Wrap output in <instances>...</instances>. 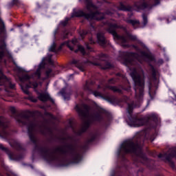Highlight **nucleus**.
I'll return each instance as SVG.
<instances>
[{"label": "nucleus", "mask_w": 176, "mask_h": 176, "mask_svg": "<svg viewBox=\"0 0 176 176\" xmlns=\"http://www.w3.org/2000/svg\"><path fill=\"white\" fill-rule=\"evenodd\" d=\"M142 17H143V24L144 25H146V24H148V19H146V16H145V14H143Z\"/></svg>", "instance_id": "14"}, {"label": "nucleus", "mask_w": 176, "mask_h": 176, "mask_svg": "<svg viewBox=\"0 0 176 176\" xmlns=\"http://www.w3.org/2000/svg\"><path fill=\"white\" fill-rule=\"evenodd\" d=\"M38 98L41 101H47L49 100V94H41Z\"/></svg>", "instance_id": "8"}, {"label": "nucleus", "mask_w": 176, "mask_h": 176, "mask_svg": "<svg viewBox=\"0 0 176 176\" xmlns=\"http://www.w3.org/2000/svg\"><path fill=\"white\" fill-rule=\"evenodd\" d=\"M23 79L24 80H28V79H31V77H30L28 75H25L23 76Z\"/></svg>", "instance_id": "21"}, {"label": "nucleus", "mask_w": 176, "mask_h": 176, "mask_svg": "<svg viewBox=\"0 0 176 176\" xmlns=\"http://www.w3.org/2000/svg\"><path fill=\"white\" fill-rule=\"evenodd\" d=\"M128 23H129V24H132V25H135V24H138V21L134 20H129L128 21Z\"/></svg>", "instance_id": "17"}, {"label": "nucleus", "mask_w": 176, "mask_h": 176, "mask_svg": "<svg viewBox=\"0 0 176 176\" xmlns=\"http://www.w3.org/2000/svg\"><path fill=\"white\" fill-rule=\"evenodd\" d=\"M86 34H87V33H86L84 31H82V33H80V35H86Z\"/></svg>", "instance_id": "28"}, {"label": "nucleus", "mask_w": 176, "mask_h": 176, "mask_svg": "<svg viewBox=\"0 0 176 176\" xmlns=\"http://www.w3.org/2000/svg\"><path fill=\"white\" fill-rule=\"evenodd\" d=\"M80 69L82 72L85 71V69H83V68H82V67H80Z\"/></svg>", "instance_id": "29"}, {"label": "nucleus", "mask_w": 176, "mask_h": 176, "mask_svg": "<svg viewBox=\"0 0 176 176\" xmlns=\"http://www.w3.org/2000/svg\"><path fill=\"white\" fill-rule=\"evenodd\" d=\"M76 43H78V40L76 38H74L72 41L67 43V46H68L70 50H74V47H71L69 45H75Z\"/></svg>", "instance_id": "9"}, {"label": "nucleus", "mask_w": 176, "mask_h": 176, "mask_svg": "<svg viewBox=\"0 0 176 176\" xmlns=\"http://www.w3.org/2000/svg\"><path fill=\"white\" fill-rule=\"evenodd\" d=\"M28 87H34V89H36V87H38V84L36 82H34L28 86Z\"/></svg>", "instance_id": "19"}, {"label": "nucleus", "mask_w": 176, "mask_h": 176, "mask_svg": "<svg viewBox=\"0 0 176 176\" xmlns=\"http://www.w3.org/2000/svg\"><path fill=\"white\" fill-rule=\"evenodd\" d=\"M94 96H95V97H98V96H100V93H98V92H94Z\"/></svg>", "instance_id": "24"}, {"label": "nucleus", "mask_w": 176, "mask_h": 176, "mask_svg": "<svg viewBox=\"0 0 176 176\" xmlns=\"http://www.w3.org/2000/svg\"><path fill=\"white\" fill-rule=\"evenodd\" d=\"M68 20H69V19H66V20L64 22H61L62 25H67Z\"/></svg>", "instance_id": "20"}, {"label": "nucleus", "mask_w": 176, "mask_h": 176, "mask_svg": "<svg viewBox=\"0 0 176 176\" xmlns=\"http://www.w3.org/2000/svg\"><path fill=\"white\" fill-rule=\"evenodd\" d=\"M84 1L85 2H86L87 9L88 10H96V9H97V8L94 5H93L91 0H84Z\"/></svg>", "instance_id": "5"}, {"label": "nucleus", "mask_w": 176, "mask_h": 176, "mask_svg": "<svg viewBox=\"0 0 176 176\" xmlns=\"http://www.w3.org/2000/svg\"><path fill=\"white\" fill-rule=\"evenodd\" d=\"M134 127H140L144 126V121L142 120H138L135 122L133 124Z\"/></svg>", "instance_id": "11"}, {"label": "nucleus", "mask_w": 176, "mask_h": 176, "mask_svg": "<svg viewBox=\"0 0 176 176\" xmlns=\"http://www.w3.org/2000/svg\"><path fill=\"white\" fill-rule=\"evenodd\" d=\"M160 0H149L147 3H143L142 7L140 8L137 4L133 7L130 6H124L123 3L120 4V10L128 12H133V10H136L137 12L141 10V9H146V8H152V6H156L159 5Z\"/></svg>", "instance_id": "2"}, {"label": "nucleus", "mask_w": 176, "mask_h": 176, "mask_svg": "<svg viewBox=\"0 0 176 176\" xmlns=\"http://www.w3.org/2000/svg\"><path fill=\"white\" fill-rule=\"evenodd\" d=\"M50 72H52V69H49L48 71H47V75H50Z\"/></svg>", "instance_id": "26"}, {"label": "nucleus", "mask_w": 176, "mask_h": 176, "mask_svg": "<svg viewBox=\"0 0 176 176\" xmlns=\"http://www.w3.org/2000/svg\"><path fill=\"white\" fill-rule=\"evenodd\" d=\"M51 58H52V55L48 54L47 58H43V63H44V61H47V63H52V59Z\"/></svg>", "instance_id": "12"}, {"label": "nucleus", "mask_w": 176, "mask_h": 176, "mask_svg": "<svg viewBox=\"0 0 176 176\" xmlns=\"http://www.w3.org/2000/svg\"><path fill=\"white\" fill-rule=\"evenodd\" d=\"M42 68L41 65H39L36 72L34 74V78H36V79H39L41 78V69Z\"/></svg>", "instance_id": "10"}, {"label": "nucleus", "mask_w": 176, "mask_h": 176, "mask_svg": "<svg viewBox=\"0 0 176 176\" xmlns=\"http://www.w3.org/2000/svg\"><path fill=\"white\" fill-rule=\"evenodd\" d=\"M96 119V120H98V118H95Z\"/></svg>", "instance_id": "31"}, {"label": "nucleus", "mask_w": 176, "mask_h": 176, "mask_svg": "<svg viewBox=\"0 0 176 176\" xmlns=\"http://www.w3.org/2000/svg\"><path fill=\"white\" fill-rule=\"evenodd\" d=\"M10 89H14V84L10 83Z\"/></svg>", "instance_id": "25"}, {"label": "nucleus", "mask_w": 176, "mask_h": 176, "mask_svg": "<svg viewBox=\"0 0 176 176\" xmlns=\"http://www.w3.org/2000/svg\"><path fill=\"white\" fill-rule=\"evenodd\" d=\"M131 39H133L134 41V40L137 39V37H135V36H133L131 37Z\"/></svg>", "instance_id": "27"}, {"label": "nucleus", "mask_w": 176, "mask_h": 176, "mask_svg": "<svg viewBox=\"0 0 176 176\" xmlns=\"http://www.w3.org/2000/svg\"><path fill=\"white\" fill-rule=\"evenodd\" d=\"M0 25H1V28H3L5 27V23H3V21L1 19H0Z\"/></svg>", "instance_id": "22"}, {"label": "nucleus", "mask_w": 176, "mask_h": 176, "mask_svg": "<svg viewBox=\"0 0 176 176\" xmlns=\"http://www.w3.org/2000/svg\"><path fill=\"white\" fill-rule=\"evenodd\" d=\"M121 149L124 152H131L132 153H137L141 151V148L138 146L134 145V143L130 141H126L122 144Z\"/></svg>", "instance_id": "3"}, {"label": "nucleus", "mask_w": 176, "mask_h": 176, "mask_svg": "<svg viewBox=\"0 0 176 176\" xmlns=\"http://www.w3.org/2000/svg\"><path fill=\"white\" fill-rule=\"evenodd\" d=\"M76 16L77 17L85 16L86 19H87L88 20L90 19L91 20H102V19H104V14H101L99 12L86 15L82 11H78V14H76Z\"/></svg>", "instance_id": "4"}, {"label": "nucleus", "mask_w": 176, "mask_h": 176, "mask_svg": "<svg viewBox=\"0 0 176 176\" xmlns=\"http://www.w3.org/2000/svg\"><path fill=\"white\" fill-rule=\"evenodd\" d=\"M0 124H2V122H1V121H0Z\"/></svg>", "instance_id": "33"}, {"label": "nucleus", "mask_w": 176, "mask_h": 176, "mask_svg": "<svg viewBox=\"0 0 176 176\" xmlns=\"http://www.w3.org/2000/svg\"><path fill=\"white\" fill-rule=\"evenodd\" d=\"M132 79L135 82V91L136 97H142L144 96V75L139 74L137 71L131 74Z\"/></svg>", "instance_id": "1"}, {"label": "nucleus", "mask_w": 176, "mask_h": 176, "mask_svg": "<svg viewBox=\"0 0 176 176\" xmlns=\"http://www.w3.org/2000/svg\"><path fill=\"white\" fill-rule=\"evenodd\" d=\"M50 52H56V43H53L50 47Z\"/></svg>", "instance_id": "15"}, {"label": "nucleus", "mask_w": 176, "mask_h": 176, "mask_svg": "<svg viewBox=\"0 0 176 176\" xmlns=\"http://www.w3.org/2000/svg\"><path fill=\"white\" fill-rule=\"evenodd\" d=\"M87 47V49H90V47Z\"/></svg>", "instance_id": "32"}, {"label": "nucleus", "mask_w": 176, "mask_h": 176, "mask_svg": "<svg viewBox=\"0 0 176 176\" xmlns=\"http://www.w3.org/2000/svg\"><path fill=\"white\" fill-rule=\"evenodd\" d=\"M131 106H129V112H130V109H131Z\"/></svg>", "instance_id": "30"}, {"label": "nucleus", "mask_w": 176, "mask_h": 176, "mask_svg": "<svg viewBox=\"0 0 176 176\" xmlns=\"http://www.w3.org/2000/svg\"><path fill=\"white\" fill-rule=\"evenodd\" d=\"M76 111L78 112V113L81 116V118H83L84 119H87V113H85L79 106L76 107Z\"/></svg>", "instance_id": "6"}, {"label": "nucleus", "mask_w": 176, "mask_h": 176, "mask_svg": "<svg viewBox=\"0 0 176 176\" xmlns=\"http://www.w3.org/2000/svg\"><path fill=\"white\" fill-rule=\"evenodd\" d=\"M97 38L98 43H100V45H104L105 43V38H104V35L101 34H98Z\"/></svg>", "instance_id": "7"}, {"label": "nucleus", "mask_w": 176, "mask_h": 176, "mask_svg": "<svg viewBox=\"0 0 176 176\" xmlns=\"http://www.w3.org/2000/svg\"><path fill=\"white\" fill-rule=\"evenodd\" d=\"M22 90L24 91V93H25V94H29L28 90L24 89V87H22Z\"/></svg>", "instance_id": "23"}, {"label": "nucleus", "mask_w": 176, "mask_h": 176, "mask_svg": "<svg viewBox=\"0 0 176 176\" xmlns=\"http://www.w3.org/2000/svg\"><path fill=\"white\" fill-rule=\"evenodd\" d=\"M4 49H5V45H3L2 47H0V60H2V58L3 57V50Z\"/></svg>", "instance_id": "13"}, {"label": "nucleus", "mask_w": 176, "mask_h": 176, "mask_svg": "<svg viewBox=\"0 0 176 176\" xmlns=\"http://www.w3.org/2000/svg\"><path fill=\"white\" fill-rule=\"evenodd\" d=\"M5 79V76L2 73V69H0V80H3Z\"/></svg>", "instance_id": "18"}, {"label": "nucleus", "mask_w": 176, "mask_h": 176, "mask_svg": "<svg viewBox=\"0 0 176 176\" xmlns=\"http://www.w3.org/2000/svg\"><path fill=\"white\" fill-rule=\"evenodd\" d=\"M78 50L79 52H80V53H82V54H85V48H83V47L78 45Z\"/></svg>", "instance_id": "16"}]
</instances>
